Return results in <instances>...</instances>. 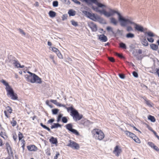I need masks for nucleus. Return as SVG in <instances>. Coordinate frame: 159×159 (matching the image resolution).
I'll use <instances>...</instances> for the list:
<instances>
[{"label":"nucleus","mask_w":159,"mask_h":159,"mask_svg":"<svg viewBox=\"0 0 159 159\" xmlns=\"http://www.w3.org/2000/svg\"><path fill=\"white\" fill-rule=\"evenodd\" d=\"M83 2H85L88 5H92V3L95 4L97 6H95L92 5V9L94 11L97 12L101 14H103L106 17H108L111 16H113L116 13L118 16V20L120 22V25H125L124 22L126 20V18H125L121 16L120 13L117 11H116L111 8H108L109 12H107L106 10L103 9L100 10L99 8H107V6L102 3L99 2L97 0H82Z\"/></svg>","instance_id":"nucleus-1"},{"label":"nucleus","mask_w":159,"mask_h":159,"mask_svg":"<svg viewBox=\"0 0 159 159\" xmlns=\"http://www.w3.org/2000/svg\"><path fill=\"white\" fill-rule=\"evenodd\" d=\"M83 13L86 17L95 21H98L100 23L106 24V22L105 20L100 16L94 13H92L87 11H83Z\"/></svg>","instance_id":"nucleus-2"},{"label":"nucleus","mask_w":159,"mask_h":159,"mask_svg":"<svg viewBox=\"0 0 159 159\" xmlns=\"http://www.w3.org/2000/svg\"><path fill=\"white\" fill-rule=\"evenodd\" d=\"M134 19L131 17H129L126 18L124 22L125 25L122 26V27H125L129 24L133 25H134L135 30L141 32H144V30L143 27L142 25L135 23L134 21Z\"/></svg>","instance_id":"nucleus-3"},{"label":"nucleus","mask_w":159,"mask_h":159,"mask_svg":"<svg viewBox=\"0 0 159 159\" xmlns=\"http://www.w3.org/2000/svg\"><path fill=\"white\" fill-rule=\"evenodd\" d=\"M27 72L30 75H25V79L28 82L33 83H36L39 84L42 83L41 79L38 75L30 71H28Z\"/></svg>","instance_id":"nucleus-4"},{"label":"nucleus","mask_w":159,"mask_h":159,"mask_svg":"<svg viewBox=\"0 0 159 159\" xmlns=\"http://www.w3.org/2000/svg\"><path fill=\"white\" fill-rule=\"evenodd\" d=\"M68 111H70V115L73 117V119L75 121L79 120L83 117L82 115H80L78 111L76 110L71 107L67 108Z\"/></svg>","instance_id":"nucleus-5"},{"label":"nucleus","mask_w":159,"mask_h":159,"mask_svg":"<svg viewBox=\"0 0 159 159\" xmlns=\"http://www.w3.org/2000/svg\"><path fill=\"white\" fill-rule=\"evenodd\" d=\"M92 133L93 134L96 139L101 140L104 137V134L101 130L97 129H94L92 131Z\"/></svg>","instance_id":"nucleus-6"},{"label":"nucleus","mask_w":159,"mask_h":159,"mask_svg":"<svg viewBox=\"0 0 159 159\" xmlns=\"http://www.w3.org/2000/svg\"><path fill=\"white\" fill-rule=\"evenodd\" d=\"M66 128L69 131L76 135H79L80 134L79 132L75 129L73 128V125L71 123H69L65 126Z\"/></svg>","instance_id":"nucleus-7"},{"label":"nucleus","mask_w":159,"mask_h":159,"mask_svg":"<svg viewBox=\"0 0 159 159\" xmlns=\"http://www.w3.org/2000/svg\"><path fill=\"white\" fill-rule=\"evenodd\" d=\"M142 52L143 51L142 49H134L132 51V54L134 57H136V58L138 60H139L141 59H142V57H141V56H138V54H141Z\"/></svg>","instance_id":"nucleus-8"},{"label":"nucleus","mask_w":159,"mask_h":159,"mask_svg":"<svg viewBox=\"0 0 159 159\" xmlns=\"http://www.w3.org/2000/svg\"><path fill=\"white\" fill-rule=\"evenodd\" d=\"M7 95H9L11 97V99L14 100L17 99L18 98L17 95L14 93V91L12 88L7 90Z\"/></svg>","instance_id":"nucleus-9"},{"label":"nucleus","mask_w":159,"mask_h":159,"mask_svg":"<svg viewBox=\"0 0 159 159\" xmlns=\"http://www.w3.org/2000/svg\"><path fill=\"white\" fill-rule=\"evenodd\" d=\"M69 143L68 144L67 146L70 147L73 149L77 150L79 149L80 146L78 144L71 140H69Z\"/></svg>","instance_id":"nucleus-10"},{"label":"nucleus","mask_w":159,"mask_h":159,"mask_svg":"<svg viewBox=\"0 0 159 159\" xmlns=\"http://www.w3.org/2000/svg\"><path fill=\"white\" fill-rule=\"evenodd\" d=\"M122 152V150L120 148H119L118 146H116L114 148V150L113 151V153L115 154V155L118 157L119 155Z\"/></svg>","instance_id":"nucleus-11"},{"label":"nucleus","mask_w":159,"mask_h":159,"mask_svg":"<svg viewBox=\"0 0 159 159\" xmlns=\"http://www.w3.org/2000/svg\"><path fill=\"white\" fill-rule=\"evenodd\" d=\"M13 63L15 65V67L16 68H23L24 67V65H21L19 61L16 59H15L12 61Z\"/></svg>","instance_id":"nucleus-12"},{"label":"nucleus","mask_w":159,"mask_h":159,"mask_svg":"<svg viewBox=\"0 0 159 159\" xmlns=\"http://www.w3.org/2000/svg\"><path fill=\"white\" fill-rule=\"evenodd\" d=\"M98 39L100 41L104 42H106L108 40L107 37L104 34L99 35Z\"/></svg>","instance_id":"nucleus-13"},{"label":"nucleus","mask_w":159,"mask_h":159,"mask_svg":"<svg viewBox=\"0 0 159 159\" xmlns=\"http://www.w3.org/2000/svg\"><path fill=\"white\" fill-rule=\"evenodd\" d=\"M27 148L30 151H36L37 150V148L34 145H31L27 146Z\"/></svg>","instance_id":"nucleus-14"},{"label":"nucleus","mask_w":159,"mask_h":159,"mask_svg":"<svg viewBox=\"0 0 159 159\" xmlns=\"http://www.w3.org/2000/svg\"><path fill=\"white\" fill-rule=\"evenodd\" d=\"M89 26L93 31L96 32L97 30V26L93 23L92 22L89 25Z\"/></svg>","instance_id":"nucleus-15"},{"label":"nucleus","mask_w":159,"mask_h":159,"mask_svg":"<svg viewBox=\"0 0 159 159\" xmlns=\"http://www.w3.org/2000/svg\"><path fill=\"white\" fill-rule=\"evenodd\" d=\"M4 85H5L6 86V89L7 91L9 90V89H11V88L10 86L8 84V83H7L5 80H2L0 81Z\"/></svg>","instance_id":"nucleus-16"},{"label":"nucleus","mask_w":159,"mask_h":159,"mask_svg":"<svg viewBox=\"0 0 159 159\" xmlns=\"http://www.w3.org/2000/svg\"><path fill=\"white\" fill-rule=\"evenodd\" d=\"M49 141L53 144H57V138L52 137L49 139Z\"/></svg>","instance_id":"nucleus-17"},{"label":"nucleus","mask_w":159,"mask_h":159,"mask_svg":"<svg viewBox=\"0 0 159 159\" xmlns=\"http://www.w3.org/2000/svg\"><path fill=\"white\" fill-rule=\"evenodd\" d=\"M81 123L85 126H88L90 125V121L86 119L81 121Z\"/></svg>","instance_id":"nucleus-18"},{"label":"nucleus","mask_w":159,"mask_h":159,"mask_svg":"<svg viewBox=\"0 0 159 159\" xmlns=\"http://www.w3.org/2000/svg\"><path fill=\"white\" fill-rule=\"evenodd\" d=\"M142 44L144 46H147L148 45V43L145 38H143L141 40Z\"/></svg>","instance_id":"nucleus-19"},{"label":"nucleus","mask_w":159,"mask_h":159,"mask_svg":"<svg viewBox=\"0 0 159 159\" xmlns=\"http://www.w3.org/2000/svg\"><path fill=\"white\" fill-rule=\"evenodd\" d=\"M76 13V11L73 9L69 10L68 12L70 16H74L75 15Z\"/></svg>","instance_id":"nucleus-20"},{"label":"nucleus","mask_w":159,"mask_h":159,"mask_svg":"<svg viewBox=\"0 0 159 159\" xmlns=\"http://www.w3.org/2000/svg\"><path fill=\"white\" fill-rule=\"evenodd\" d=\"M110 23L115 25H116L118 23V21L114 18L111 17L110 19Z\"/></svg>","instance_id":"nucleus-21"},{"label":"nucleus","mask_w":159,"mask_h":159,"mask_svg":"<svg viewBox=\"0 0 159 159\" xmlns=\"http://www.w3.org/2000/svg\"><path fill=\"white\" fill-rule=\"evenodd\" d=\"M150 46L152 49L155 51L157 50L158 48V45L154 43H152L150 44Z\"/></svg>","instance_id":"nucleus-22"},{"label":"nucleus","mask_w":159,"mask_h":159,"mask_svg":"<svg viewBox=\"0 0 159 159\" xmlns=\"http://www.w3.org/2000/svg\"><path fill=\"white\" fill-rule=\"evenodd\" d=\"M61 125L58 123H54L53 124V125H52L51 126V129H53L54 128H57L59 127H61Z\"/></svg>","instance_id":"nucleus-23"},{"label":"nucleus","mask_w":159,"mask_h":159,"mask_svg":"<svg viewBox=\"0 0 159 159\" xmlns=\"http://www.w3.org/2000/svg\"><path fill=\"white\" fill-rule=\"evenodd\" d=\"M56 13L52 11H50L49 12V16L51 17H54L56 16Z\"/></svg>","instance_id":"nucleus-24"},{"label":"nucleus","mask_w":159,"mask_h":159,"mask_svg":"<svg viewBox=\"0 0 159 159\" xmlns=\"http://www.w3.org/2000/svg\"><path fill=\"white\" fill-rule=\"evenodd\" d=\"M40 125L43 128L48 130L49 132L51 133L52 131L49 127H48L46 125H44L42 123H40Z\"/></svg>","instance_id":"nucleus-25"},{"label":"nucleus","mask_w":159,"mask_h":159,"mask_svg":"<svg viewBox=\"0 0 159 159\" xmlns=\"http://www.w3.org/2000/svg\"><path fill=\"white\" fill-rule=\"evenodd\" d=\"M107 30L108 31H111V32L112 33L114 34L115 36L116 37V33H115L114 32L112 29V28L110 26H107Z\"/></svg>","instance_id":"nucleus-26"},{"label":"nucleus","mask_w":159,"mask_h":159,"mask_svg":"<svg viewBox=\"0 0 159 159\" xmlns=\"http://www.w3.org/2000/svg\"><path fill=\"white\" fill-rule=\"evenodd\" d=\"M148 119L151 121L152 122H155L156 121V119L155 117L151 115H149L148 117Z\"/></svg>","instance_id":"nucleus-27"},{"label":"nucleus","mask_w":159,"mask_h":159,"mask_svg":"<svg viewBox=\"0 0 159 159\" xmlns=\"http://www.w3.org/2000/svg\"><path fill=\"white\" fill-rule=\"evenodd\" d=\"M134 37V34H133L130 33H128L126 35V37L128 38H133Z\"/></svg>","instance_id":"nucleus-28"},{"label":"nucleus","mask_w":159,"mask_h":159,"mask_svg":"<svg viewBox=\"0 0 159 159\" xmlns=\"http://www.w3.org/2000/svg\"><path fill=\"white\" fill-rule=\"evenodd\" d=\"M146 33L148 36L150 37H154L155 35V34H154L152 32L150 31L147 32H146Z\"/></svg>","instance_id":"nucleus-29"},{"label":"nucleus","mask_w":159,"mask_h":159,"mask_svg":"<svg viewBox=\"0 0 159 159\" xmlns=\"http://www.w3.org/2000/svg\"><path fill=\"white\" fill-rule=\"evenodd\" d=\"M6 111H7L9 113L11 114L12 111V109L11 108L7 106L6 107Z\"/></svg>","instance_id":"nucleus-30"},{"label":"nucleus","mask_w":159,"mask_h":159,"mask_svg":"<svg viewBox=\"0 0 159 159\" xmlns=\"http://www.w3.org/2000/svg\"><path fill=\"white\" fill-rule=\"evenodd\" d=\"M71 22L72 25L75 27L77 26L78 25L77 22L75 21L74 20H71Z\"/></svg>","instance_id":"nucleus-31"},{"label":"nucleus","mask_w":159,"mask_h":159,"mask_svg":"<svg viewBox=\"0 0 159 159\" xmlns=\"http://www.w3.org/2000/svg\"><path fill=\"white\" fill-rule=\"evenodd\" d=\"M120 48L124 49H126V44L122 42H121L120 43Z\"/></svg>","instance_id":"nucleus-32"},{"label":"nucleus","mask_w":159,"mask_h":159,"mask_svg":"<svg viewBox=\"0 0 159 159\" xmlns=\"http://www.w3.org/2000/svg\"><path fill=\"white\" fill-rule=\"evenodd\" d=\"M126 30L128 32L132 31H133V29L131 26H128L126 27Z\"/></svg>","instance_id":"nucleus-33"},{"label":"nucleus","mask_w":159,"mask_h":159,"mask_svg":"<svg viewBox=\"0 0 159 159\" xmlns=\"http://www.w3.org/2000/svg\"><path fill=\"white\" fill-rule=\"evenodd\" d=\"M136 143H140V139L136 136L133 139Z\"/></svg>","instance_id":"nucleus-34"},{"label":"nucleus","mask_w":159,"mask_h":159,"mask_svg":"<svg viewBox=\"0 0 159 159\" xmlns=\"http://www.w3.org/2000/svg\"><path fill=\"white\" fill-rule=\"evenodd\" d=\"M62 121L63 123H66L68 121V120L67 117L66 116L63 117L62 118Z\"/></svg>","instance_id":"nucleus-35"},{"label":"nucleus","mask_w":159,"mask_h":159,"mask_svg":"<svg viewBox=\"0 0 159 159\" xmlns=\"http://www.w3.org/2000/svg\"><path fill=\"white\" fill-rule=\"evenodd\" d=\"M14 118H12V120L11 122V124L12 125V126H15L16 124H17V122L16 120H14Z\"/></svg>","instance_id":"nucleus-36"},{"label":"nucleus","mask_w":159,"mask_h":159,"mask_svg":"<svg viewBox=\"0 0 159 159\" xmlns=\"http://www.w3.org/2000/svg\"><path fill=\"white\" fill-rule=\"evenodd\" d=\"M53 6L54 7H57L58 5V2L57 1H53L52 2Z\"/></svg>","instance_id":"nucleus-37"},{"label":"nucleus","mask_w":159,"mask_h":159,"mask_svg":"<svg viewBox=\"0 0 159 159\" xmlns=\"http://www.w3.org/2000/svg\"><path fill=\"white\" fill-rule=\"evenodd\" d=\"M59 110L57 109H54L52 110V113L54 115H56L57 114Z\"/></svg>","instance_id":"nucleus-38"},{"label":"nucleus","mask_w":159,"mask_h":159,"mask_svg":"<svg viewBox=\"0 0 159 159\" xmlns=\"http://www.w3.org/2000/svg\"><path fill=\"white\" fill-rule=\"evenodd\" d=\"M62 116H63V114H60L58 115V117H57V122H58L60 121L61 119V118L62 119Z\"/></svg>","instance_id":"nucleus-39"},{"label":"nucleus","mask_w":159,"mask_h":159,"mask_svg":"<svg viewBox=\"0 0 159 159\" xmlns=\"http://www.w3.org/2000/svg\"><path fill=\"white\" fill-rule=\"evenodd\" d=\"M148 144L152 148H153L155 145L153 143L151 142H148Z\"/></svg>","instance_id":"nucleus-40"},{"label":"nucleus","mask_w":159,"mask_h":159,"mask_svg":"<svg viewBox=\"0 0 159 159\" xmlns=\"http://www.w3.org/2000/svg\"><path fill=\"white\" fill-rule=\"evenodd\" d=\"M18 137L19 140H20L22 139L23 138V135L20 132L19 133Z\"/></svg>","instance_id":"nucleus-41"},{"label":"nucleus","mask_w":159,"mask_h":159,"mask_svg":"<svg viewBox=\"0 0 159 159\" xmlns=\"http://www.w3.org/2000/svg\"><path fill=\"white\" fill-rule=\"evenodd\" d=\"M57 54L59 58L62 59L63 58L62 55L59 51L57 52Z\"/></svg>","instance_id":"nucleus-42"},{"label":"nucleus","mask_w":159,"mask_h":159,"mask_svg":"<svg viewBox=\"0 0 159 159\" xmlns=\"http://www.w3.org/2000/svg\"><path fill=\"white\" fill-rule=\"evenodd\" d=\"M63 3L69 5L70 4V2L69 0H63L62 2Z\"/></svg>","instance_id":"nucleus-43"},{"label":"nucleus","mask_w":159,"mask_h":159,"mask_svg":"<svg viewBox=\"0 0 159 159\" xmlns=\"http://www.w3.org/2000/svg\"><path fill=\"white\" fill-rule=\"evenodd\" d=\"M52 51L53 52L56 53V54L57 53V52L59 51L58 49L55 47H52Z\"/></svg>","instance_id":"nucleus-44"},{"label":"nucleus","mask_w":159,"mask_h":159,"mask_svg":"<svg viewBox=\"0 0 159 159\" xmlns=\"http://www.w3.org/2000/svg\"><path fill=\"white\" fill-rule=\"evenodd\" d=\"M67 17L68 15L67 14H65L63 15L62 17V20L63 21L67 19Z\"/></svg>","instance_id":"nucleus-45"},{"label":"nucleus","mask_w":159,"mask_h":159,"mask_svg":"<svg viewBox=\"0 0 159 159\" xmlns=\"http://www.w3.org/2000/svg\"><path fill=\"white\" fill-rule=\"evenodd\" d=\"M18 30L19 31V32L20 34L24 36L25 35V33L24 31L23 30L19 28L18 29Z\"/></svg>","instance_id":"nucleus-46"},{"label":"nucleus","mask_w":159,"mask_h":159,"mask_svg":"<svg viewBox=\"0 0 159 159\" xmlns=\"http://www.w3.org/2000/svg\"><path fill=\"white\" fill-rule=\"evenodd\" d=\"M132 74L133 76L135 78H137L138 77V73L135 71H133Z\"/></svg>","instance_id":"nucleus-47"},{"label":"nucleus","mask_w":159,"mask_h":159,"mask_svg":"<svg viewBox=\"0 0 159 159\" xmlns=\"http://www.w3.org/2000/svg\"><path fill=\"white\" fill-rule=\"evenodd\" d=\"M55 121L54 119L53 118H52L51 119H50L48 121V122H47V124H51L53 123V122H54Z\"/></svg>","instance_id":"nucleus-48"},{"label":"nucleus","mask_w":159,"mask_h":159,"mask_svg":"<svg viewBox=\"0 0 159 159\" xmlns=\"http://www.w3.org/2000/svg\"><path fill=\"white\" fill-rule=\"evenodd\" d=\"M116 55L121 58H124V57L122 54H120L117 53H116Z\"/></svg>","instance_id":"nucleus-49"},{"label":"nucleus","mask_w":159,"mask_h":159,"mask_svg":"<svg viewBox=\"0 0 159 159\" xmlns=\"http://www.w3.org/2000/svg\"><path fill=\"white\" fill-rule=\"evenodd\" d=\"M119 77L122 79H124L125 78V75L123 74H119Z\"/></svg>","instance_id":"nucleus-50"},{"label":"nucleus","mask_w":159,"mask_h":159,"mask_svg":"<svg viewBox=\"0 0 159 159\" xmlns=\"http://www.w3.org/2000/svg\"><path fill=\"white\" fill-rule=\"evenodd\" d=\"M50 101L53 103L54 104L56 105H57V104L58 103V102H57V101L56 100H53L51 99L50 100Z\"/></svg>","instance_id":"nucleus-51"},{"label":"nucleus","mask_w":159,"mask_h":159,"mask_svg":"<svg viewBox=\"0 0 159 159\" xmlns=\"http://www.w3.org/2000/svg\"><path fill=\"white\" fill-rule=\"evenodd\" d=\"M136 135L133 133L131 132L129 135V137L132 138L133 139L134 138Z\"/></svg>","instance_id":"nucleus-52"},{"label":"nucleus","mask_w":159,"mask_h":159,"mask_svg":"<svg viewBox=\"0 0 159 159\" xmlns=\"http://www.w3.org/2000/svg\"><path fill=\"white\" fill-rule=\"evenodd\" d=\"M117 33L120 34V35H122L123 34V31L120 30L119 29H118L117 30Z\"/></svg>","instance_id":"nucleus-53"},{"label":"nucleus","mask_w":159,"mask_h":159,"mask_svg":"<svg viewBox=\"0 0 159 159\" xmlns=\"http://www.w3.org/2000/svg\"><path fill=\"white\" fill-rule=\"evenodd\" d=\"M152 131L154 135L156 136V137L159 140V136L157 135V133L153 129H152Z\"/></svg>","instance_id":"nucleus-54"},{"label":"nucleus","mask_w":159,"mask_h":159,"mask_svg":"<svg viewBox=\"0 0 159 159\" xmlns=\"http://www.w3.org/2000/svg\"><path fill=\"white\" fill-rule=\"evenodd\" d=\"M60 154L59 152H56V156L54 157V159H57V158L58 157L60 156Z\"/></svg>","instance_id":"nucleus-55"},{"label":"nucleus","mask_w":159,"mask_h":159,"mask_svg":"<svg viewBox=\"0 0 159 159\" xmlns=\"http://www.w3.org/2000/svg\"><path fill=\"white\" fill-rule=\"evenodd\" d=\"M147 40L149 42L151 43H153L154 41V39L152 38H147Z\"/></svg>","instance_id":"nucleus-56"},{"label":"nucleus","mask_w":159,"mask_h":159,"mask_svg":"<svg viewBox=\"0 0 159 159\" xmlns=\"http://www.w3.org/2000/svg\"><path fill=\"white\" fill-rule=\"evenodd\" d=\"M124 132L127 136L129 137V135H130L131 133L130 132L127 130L124 131Z\"/></svg>","instance_id":"nucleus-57"},{"label":"nucleus","mask_w":159,"mask_h":159,"mask_svg":"<svg viewBox=\"0 0 159 159\" xmlns=\"http://www.w3.org/2000/svg\"><path fill=\"white\" fill-rule=\"evenodd\" d=\"M108 59L111 62H114L115 61V59L113 57H108Z\"/></svg>","instance_id":"nucleus-58"},{"label":"nucleus","mask_w":159,"mask_h":159,"mask_svg":"<svg viewBox=\"0 0 159 159\" xmlns=\"http://www.w3.org/2000/svg\"><path fill=\"white\" fill-rule=\"evenodd\" d=\"M153 148L156 151L159 152V148L156 146L155 145L154 146Z\"/></svg>","instance_id":"nucleus-59"},{"label":"nucleus","mask_w":159,"mask_h":159,"mask_svg":"<svg viewBox=\"0 0 159 159\" xmlns=\"http://www.w3.org/2000/svg\"><path fill=\"white\" fill-rule=\"evenodd\" d=\"M6 145H7V151H8V152H9V151H8V147H9V148L11 150V148L10 147V146L9 144H8V143H6ZM9 153V152H8Z\"/></svg>","instance_id":"nucleus-60"},{"label":"nucleus","mask_w":159,"mask_h":159,"mask_svg":"<svg viewBox=\"0 0 159 159\" xmlns=\"http://www.w3.org/2000/svg\"><path fill=\"white\" fill-rule=\"evenodd\" d=\"M13 138L15 141H16L17 139V136L16 135H13Z\"/></svg>","instance_id":"nucleus-61"},{"label":"nucleus","mask_w":159,"mask_h":159,"mask_svg":"<svg viewBox=\"0 0 159 159\" xmlns=\"http://www.w3.org/2000/svg\"><path fill=\"white\" fill-rule=\"evenodd\" d=\"M133 127L134 129H135L137 131L139 132L140 133H141V132L136 127H135L134 126H133Z\"/></svg>","instance_id":"nucleus-62"},{"label":"nucleus","mask_w":159,"mask_h":159,"mask_svg":"<svg viewBox=\"0 0 159 159\" xmlns=\"http://www.w3.org/2000/svg\"><path fill=\"white\" fill-rule=\"evenodd\" d=\"M4 113L5 116L7 118L9 117V116L7 114V111H4Z\"/></svg>","instance_id":"nucleus-63"},{"label":"nucleus","mask_w":159,"mask_h":159,"mask_svg":"<svg viewBox=\"0 0 159 159\" xmlns=\"http://www.w3.org/2000/svg\"><path fill=\"white\" fill-rule=\"evenodd\" d=\"M11 156L9 155L6 158H5L4 159H11Z\"/></svg>","instance_id":"nucleus-64"}]
</instances>
